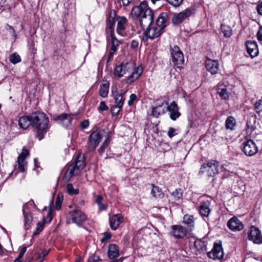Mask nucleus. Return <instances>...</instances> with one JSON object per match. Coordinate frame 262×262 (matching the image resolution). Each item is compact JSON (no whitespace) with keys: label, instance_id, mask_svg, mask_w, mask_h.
I'll return each mask as SVG.
<instances>
[{"label":"nucleus","instance_id":"nucleus-46","mask_svg":"<svg viewBox=\"0 0 262 262\" xmlns=\"http://www.w3.org/2000/svg\"><path fill=\"white\" fill-rule=\"evenodd\" d=\"M172 196L174 198L175 200L180 199L183 195V192L181 189H176L172 193Z\"/></svg>","mask_w":262,"mask_h":262},{"label":"nucleus","instance_id":"nucleus-41","mask_svg":"<svg viewBox=\"0 0 262 262\" xmlns=\"http://www.w3.org/2000/svg\"><path fill=\"white\" fill-rule=\"evenodd\" d=\"M110 143L109 137L107 136L102 145L98 149V152L100 155H102L105 150L108 148V144Z\"/></svg>","mask_w":262,"mask_h":262},{"label":"nucleus","instance_id":"nucleus-3","mask_svg":"<svg viewBox=\"0 0 262 262\" xmlns=\"http://www.w3.org/2000/svg\"><path fill=\"white\" fill-rule=\"evenodd\" d=\"M67 217L68 224L75 223L78 226H80L86 219L85 214L81 210L77 209L70 212Z\"/></svg>","mask_w":262,"mask_h":262},{"label":"nucleus","instance_id":"nucleus-50","mask_svg":"<svg viewBox=\"0 0 262 262\" xmlns=\"http://www.w3.org/2000/svg\"><path fill=\"white\" fill-rule=\"evenodd\" d=\"M27 248L26 247H23L21 249L18 257L14 260V262H21V259L26 252Z\"/></svg>","mask_w":262,"mask_h":262},{"label":"nucleus","instance_id":"nucleus-21","mask_svg":"<svg viewBox=\"0 0 262 262\" xmlns=\"http://www.w3.org/2000/svg\"><path fill=\"white\" fill-rule=\"evenodd\" d=\"M247 53L251 57L256 56L258 54V50L256 42L254 41H247L246 43Z\"/></svg>","mask_w":262,"mask_h":262},{"label":"nucleus","instance_id":"nucleus-30","mask_svg":"<svg viewBox=\"0 0 262 262\" xmlns=\"http://www.w3.org/2000/svg\"><path fill=\"white\" fill-rule=\"evenodd\" d=\"M111 43L112 46L109 53L108 60H111L113 58L114 53L117 51V47L119 45V41L115 37H112Z\"/></svg>","mask_w":262,"mask_h":262},{"label":"nucleus","instance_id":"nucleus-37","mask_svg":"<svg viewBox=\"0 0 262 262\" xmlns=\"http://www.w3.org/2000/svg\"><path fill=\"white\" fill-rule=\"evenodd\" d=\"M73 164L78 168L80 171L83 169L85 166L83 158L81 157L80 155H77Z\"/></svg>","mask_w":262,"mask_h":262},{"label":"nucleus","instance_id":"nucleus-22","mask_svg":"<svg viewBox=\"0 0 262 262\" xmlns=\"http://www.w3.org/2000/svg\"><path fill=\"white\" fill-rule=\"evenodd\" d=\"M123 221V217L121 214H116L110 219V225L113 230H116L121 223Z\"/></svg>","mask_w":262,"mask_h":262},{"label":"nucleus","instance_id":"nucleus-56","mask_svg":"<svg viewBox=\"0 0 262 262\" xmlns=\"http://www.w3.org/2000/svg\"><path fill=\"white\" fill-rule=\"evenodd\" d=\"M108 109V107L105 104V103L104 101H101L100 103V105L99 106V110L100 111H107Z\"/></svg>","mask_w":262,"mask_h":262},{"label":"nucleus","instance_id":"nucleus-42","mask_svg":"<svg viewBox=\"0 0 262 262\" xmlns=\"http://www.w3.org/2000/svg\"><path fill=\"white\" fill-rule=\"evenodd\" d=\"M10 61L14 64L18 63L21 61L20 56L15 52L10 56Z\"/></svg>","mask_w":262,"mask_h":262},{"label":"nucleus","instance_id":"nucleus-19","mask_svg":"<svg viewBox=\"0 0 262 262\" xmlns=\"http://www.w3.org/2000/svg\"><path fill=\"white\" fill-rule=\"evenodd\" d=\"M28 155V150L27 149L23 148L21 153L17 158V162L18 163L19 170L21 172H24L25 171V166L27 163L25 160Z\"/></svg>","mask_w":262,"mask_h":262},{"label":"nucleus","instance_id":"nucleus-59","mask_svg":"<svg viewBox=\"0 0 262 262\" xmlns=\"http://www.w3.org/2000/svg\"><path fill=\"white\" fill-rule=\"evenodd\" d=\"M89 125V121L88 120H84L81 122L80 127L82 129L86 128Z\"/></svg>","mask_w":262,"mask_h":262},{"label":"nucleus","instance_id":"nucleus-24","mask_svg":"<svg viewBox=\"0 0 262 262\" xmlns=\"http://www.w3.org/2000/svg\"><path fill=\"white\" fill-rule=\"evenodd\" d=\"M18 125L20 128L24 129H27L30 125L32 126L31 114L28 116H23L20 117L18 120Z\"/></svg>","mask_w":262,"mask_h":262},{"label":"nucleus","instance_id":"nucleus-63","mask_svg":"<svg viewBox=\"0 0 262 262\" xmlns=\"http://www.w3.org/2000/svg\"><path fill=\"white\" fill-rule=\"evenodd\" d=\"M43 229V225L40 223H38L37 224L36 230L38 231V232H40Z\"/></svg>","mask_w":262,"mask_h":262},{"label":"nucleus","instance_id":"nucleus-43","mask_svg":"<svg viewBox=\"0 0 262 262\" xmlns=\"http://www.w3.org/2000/svg\"><path fill=\"white\" fill-rule=\"evenodd\" d=\"M67 191L70 195L76 194L79 193V189H74L72 184L69 183L67 185Z\"/></svg>","mask_w":262,"mask_h":262},{"label":"nucleus","instance_id":"nucleus-26","mask_svg":"<svg viewBox=\"0 0 262 262\" xmlns=\"http://www.w3.org/2000/svg\"><path fill=\"white\" fill-rule=\"evenodd\" d=\"M217 93L222 99L227 100L229 98L230 93L228 92L226 86L223 84H219L216 89Z\"/></svg>","mask_w":262,"mask_h":262},{"label":"nucleus","instance_id":"nucleus-53","mask_svg":"<svg viewBox=\"0 0 262 262\" xmlns=\"http://www.w3.org/2000/svg\"><path fill=\"white\" fill-rule=\"evenodd\" d=\"M49 252V250L45 249L39 254L38 258L41 259L40 262H42L43 258L48 255Z\"/></svg>","mask_w":262,"mask_h":262},{"label":"nucleus","instance_id":"nucleus-2","mask_svg":"<svg viewBox=\"0 0 262 262\" xmlns=\"http://www.w3.org/2000/svg\"><path fill=\"white\" fill-rule=\"evenodd\" d=\"M219 162L216 160H211L202 166L200 173H205L208 177H213L219 173Z\"/></svg>","mask_w":262,"mask_h":262},{"label":"nucleus","instance_id":"nucleus-61","mask_svg":"<svg viewBox=\"0 0 262 262\" xmlns=\"http://www.w3.org/2000/svg\"><path fill=\"white\" fill-rule=\"evenodd\" d=\"M257 37L258 40L262 41V27H260V29L257 33Z\"/></svg>","mask_w":262,"mask_h":262},{"label":"nucleus","instance_id":"nucleus-27","mask_svg":"<svg viewBox=\"0 0 262 262\" xmlns=\"http://www.w3.org/2000/svg\"><path fill=\"white\" fill-rule=\"evenodd\" d=\"M119 250L116 244H110L108 248L107 255L110 259H113L119 256Z\"/></svg>","mask_w":262,"mask_h":262},{"label":"nucleus","instance_id":"nucleus-36","mask_svg":"<svg viewBox=\"0 0 262 262\" xmlns=\"http://www.w3.org/2000/svg\"><path fill=\"white\" fill-rule=\"evenodd\" d=\"M236 122L235 118L232 116L228 117L225 122V126L227 129L233 130L236 126Z\"/></svg>","mask_w":262,"mask_h":262},{"label":"nucleus","instance_id":"nucleus-29","mask_svg":"<svg viewBox=\"0 0 262 262\" xmlns=\"http://www.w3.org/2000/svg\"><path fill=\"white\" fill-rule=\"evenodd\" d=\"M80 172L78 168L74 164H72L69 166L68 170L64 174V177L70 179L73 176L78 174Z\"/></svg>","mask_w":262,"mask_h":262},{"label":"nucleus","instance_id":"nucleus-44","mask_svg":"<svg viewBox=\"0 0 262 262\" xmlns=\"http://www.w3.org/2000/svg\"><path fill=\"white\" fill-rule=\"evenodd\" d=\"M62 201L63 196L62 195L58 194L55 202V208L57 210H59L61 209Z\"/></svg>","mask_w":262,"mask_h":262},{"label":"nucleus","instance_id":"nucleus-40","mask_svg":"<svg viewBox=\"0 0 262 262\" xmlns=\"http://www.w3.org/2000/svg\"><path fill=\"white\" fill-rule=\"evenodd\" d=\"M255 120L252 121L251 120H248L246 123V131L247 134L250 136L252 133L255 130V126L254 125Z\"/></svg>","mask_w":262,"mask_h":262},{"label":"nucleus","instance_id":"nucleus-28","mask_svg":"<svg viewBox=\"0 0 262 262\" xmlns=\"http://www.w3.org/2000/svg\"><path fill=\"white\" fill-rule=\"evenodd\" d=\"M210 202L209 201L204 202L200 206V213L202 216L208 217L210 214L209 207Z\"/></svg>","mask_w":262,"mask_h":262},{"label":"nucleus","instance_id":"nucleus-15","mask_svg":"<svg viewBox=\"0 0 262 262\" xmlns=\"http://www.w3.org/2000/svg\"><path fill=\"white\" fill-rule=\"evenodd\" d=\"M248 239L252 241L255 244L262 243V235L258 228L255 226H251L250 231L248 236Z\"/></svg>","mask_w":262,"mask_h":262},{"label":"nucleus","instance_id":"nucleus-38","mask_svg":"<svg viewBox=\"0 0 262 262\" xmlns=\"http://www.w3.org/2000/svg\"><path fill=\"white\" fill-rule=\"evenodd\" d=\"M152 188L151 189V193L152 196L155 198H163L164 196V193H163L162 190L154 185H152Z\"/></svg>","mask_w":262,"mask_h":262},{"label":"nucleus","instance_id":"nucleus-14","mask_svg":"<svg viewBox=\"0 0 262 262\" xmlns=\"http://www.w3.org/2000/svg\"><path fill=\"white\" fill-rule=\"evenodd\" d=\"M168 102L165 100H159L157 105L152 109L151 114L155 117H158L160 115H163L167 111Z\"/></svg>","mask_w":262,"mask_h":262},{"label":"nucleus","instance_id":"nucleus-39","mask_svg":"<svg viewBox=\"0 0 262 262\" xmlns=\"http://www.w3.org/2000/svg\"><path fill=\"white\" fill-rule=\"evenodd\" d=\"M221 28L222 32L223 33L224 36L225 37L229 38L232 35V30L229 26L222 25Z\"/></svg>","mask_w":262,"mask_h":262},{"label":"nucleus","instance_id":"nucleus-8","mask_svg":"<svg viewBox=\"0 0 262 262\" xmlns=\"http://www.w3.org/2000/svg\"><path fill=\"white\" fill-rule=\"evenodd\" d=\"M187 230L180 225H172L170 227L169 235L176 239H183L187 235Z\"/></svg>","mask_w":262,"mask_h":262},{"label":"nucleus","instance_id":"nucleus-62","mask_svg":"<svg viewBox=\"0 0 262 262\" xmlns=\"http://www.w3.org/2000/svg\"><path fill=\"white\" fill-rule=\"evenodd\" d=\"M138 46V41L136 40H133L130 43V47L132 48H136Z\"/></svg>","mask_w":262,"mask_h":262},{"label":"nucleus","instance_id":"nucleus-12","mask_svg":"<svg viewBox=\"0 0 262 262\" xmlns=\"http://www.w3.org/2000/svg\"><path fill=\"white\" fill-rule=\"evenodd\" d=\"M207 256L213 260L221 259L224 256L222 245L219 243H214L212 250L207 253Z\"/></svg>","mask_w":262,"mask_h":262},{"label":"nucleus","instance_id":"nucleus-11","mask_svg":"<svg viewBox=\"0 0 262 262\" xmlns=\"http://www.w3.org/2000/svg\"><path fill=\"white\" fill-rule=\"evenodd\" d=\"M72 119V115L67 113L54 116V120L65 128H68L71 125Z\"/></svg>","mask_w":262,"mask_h":262},{"label":"nucleus","instance_id":"nucleus-17","mask_svg":"<svg viewBox=\"0 0 262 262\" xmlns=\"http://www.w3.org/2000/svg\"><path fill=\"white\" fill-rule=\"evenodd\" d=\"M227 225L228 227L233 231H240L244 228L243 223L235 216L230 219Z\"/></svg>","mask_w":262,"mask_h":262},{"label":"nucleus","instance_id":"nucleus-51","mask_svg":"<svg viewBox=\"0 0 262 262\" xmlns=\"http://www.w3.org/2000/svg\"><path fill=\"white\" fill-rule=\"evenodd\" d=\"M254 109L257 113H259L262 112V100L261 99L255 102Z\"/></svg>","mask_w":262,"mask_h":262},{"label":"nucleus","instance_id":"nucleus-60","mask_svg":"<svg viewBox=\"0 0 262 262\" xmlns=\"http://www.w3.org/2000/svg\"><path fill=\"white\" fill-rule=\"evenodd\" d=\"M3 7H9L8 0H0V8Z\"/></svg>","mask_w":262,"mask_h":262},{"label":"nucleus","instance_id":"nucleus-45","mask_svg":"<svg viewBox=\"0 0 262 262\" xmlns=\"http://www.w3.org/2000/svg\"><path fill=\"white\" fill-rule=\"evenodd\" d=\"M122 107L115 104L113 105L111 109L112 115L113 116H117L122 109Z\"/></svg>","mask_w":262,"mask_h":262},{"label":"nucleus","instance_id":"nucleus-5","mask_svg":"<svg viewBox=\"0 0 262 262\" xmlns=\"http://www.w3.org/2000/svg\"><path fill=\"white\" fill-rule=\"evenodd\" d=\"M242 150L245 155L249 157L255 155L258 152V147L254 142L251 140H247L242 143Z\"/></svg>","mask_w":262,"mask_h":262},{"label":"nucleus","instance_id":"nucleus-7","mask_svg":"<svg viewBox=\"0 0 262 262\" xmlns=\"http://www.w3.org/2000/svg\"><path fill=\"white\" fill-rule=\"evenodd\" d=\"M147 10H151L148 7L147 3L146 1H143L140 3L139 5L134 6L132 10L131 15L134 18L139 19L144 15L145 12Z\"/></svg>","mask_w":262,"mask_h":262},{"label":"nucleus","instance_id":"nucleus-31","mask_svg":"<svg viewBox=\"0 0 262 262\" xmlns=\"http://www.w3.org/2000/svg\"><path fill=\"white\" fill-rule=\"evenodd\" d=\"M194 245L195 248L200 252H203L207 250L206 243L201 239H196Z\"/></svg>","mask_w":262,"mask_h":262},{"label":"nucleus","instance_id":"nucleus-57","mask_svg":"<svg viewBox=\"0 0 262 262\" xmlns=\"http://www.w3.org/2000/svg\"><path fill=\"white\" fill-rule=\"evenodd\" d=\"M176 130L174 128L172 127H170L169 128L167 135L169 138H172L173 136L176 135Z\"/></svg>","mask_w":262,"mask_h":262},{"label":"nucleus","instance_id":"nucleus-64","mask_svg":"<svg viewBox=\"0 0 262 262\" xmlns=\"http://www.w3.org/2000/svg\"><path fill=\"white\" fill-rule=\"evenodd\" d=\"M99 259V257L96 255H94L89 259V262L97 261Z\"/></svg>","mask_w":262,"mask_h":262},{"label":"nucleus","instance_id":"nucleus-20","mask_svg":"<svg viewBox=\"0 0 262 262\" xmlns=\"http://www.w3.org/2000/svg\"><path fill=\"white\" fill-rule=\"evenodd\" d=\"M207 70L212 74H215L219 70V63L216 60L207 59L205 62Z\"/></svg>","mask_w":262,"mask_h":262},{"label":"nucleus","instance_id":"nucleus-32","mask_svg":"<svg viewBox=\"0 0 262 262\" xmlns=\"http://www.w3.org/2000/svg\"><path fill=\"white\" fill-rule=\"evenodd\" d=\"M117 31L120 34L125 29V25L127 23V19L125 17H119L117 18Z\"/></svg>","mask_w":262,"mask_h":262},{"label":"nucleus","instance_id":"nucleus-34","mask_svg":"<svg viewBox=\"0 0 262 262\" xmlns=\"http://www.w3.org/2000/svg\"><path fill=\"white\" fill-rule=\"evenodd\" d=\"M183 223L191 229V228H193L194 226V220L193 216L189 214L185 215L183 217Z\"/></svg>","mask_w":262,"mask_h":262},{"label":"nucleus","instance_id":"nucleus-18","mask_svg":"<svg viewBox=\"0 0 262 262\" xmlns=\"http://www.w3.org/2000/svg\"><path fill=\"white\" fill-rule=\"evenodd\" d=\"M129 67L128 63H121L120 65L115 68L114 71V76L117 79H119L123 77L128 71Z\"/></svg>","mask_w":262,"mask_h":262},{"label":"nucleus","instance_id":"nucleus-48","mask_svg":"<svg viewBox=\"0 0 262 262\" xmlns=\"http://www.w3.org/2000/svg\"><path fill=\"white\" fill-rule=\"evenodd\" d=\"M166 1L170 5L177 8L182 4L183 0H166Z\"/></svg>","mask_w":262,"mask_h":262},{"label":"nucleus","instance_id":"nucleus-6","mask_svg":"<svg viewBox=\"0 0 262 262\" xmlns=\"http://www.w3.org/2000/svg\"><path fill=\"white\" fill-rule=\"evenodd\" d=\"M170 52L174 65H180L184 63L183 54L178 46H174L173 47H171Z\"/></svg>","mask_w":262,"mask_h":262},{"label":"nucleus","instance_id":"nucleus-33","mask_svg":"<svg viewBox=\"0 0 262 262\" xmlns=\"http://www.w3.org/2000/svg\"><path fill=\"white\" fill-rule=\"evenodd\" d=\"M26 206L23 207V214L24 216L25 221V226L26 229H28L30 228V224L31 223L32 221V217L28 212H26Z\"/></svg>","mask_w":262,"mask_h":262},{"label":"nucleus","instance_id":"nucleus-23","mask_svg":"<svg viewBox=\"0 0 262 262\" xmlns=\"http://www.w3.org/2000/svg\"><path fill=\"white\" fill-rule=\"evenodd\" d=\"M125 93V92L119 93L116 90H114L112 89V94L114 99L115 100V105L122 107L125 101V98L123 95Z\"/></svg>","mask_w":262,"mask_h":262},{"label":"nucleus","instance_id":"nucleus-35","mask_svg":"<svg viewBox=\"0 0 262 262\" xmlns=\"http://www.w3.org/2000/svg\"><path fill=\"white\" fill-rule=\"evenodd\" d=\"M109 87L110 83L108 81H105L104 83L101 84L99 94L101 97L105 98L107 96Z\"/></svg>","mask_w":262,"mask_h":262},{"label":"nucleus","instance_id":"nucleus-58","mask_svg":"<svg viewBox=\"0 0 262 262\" xmlns=\"http://www.w3.org/2000/svg\"><path fill=\"white\" fill-rule=\"evenodd\" d=\"M111 237V234L107 232H105L103 234V236L101 239V242L104 243L106 240L109 239Z\"/></svg>","mask_w":262,"mask_h":262},{"label":"nucleus","instance_id":"nucleus-13","mask_svg":"<svg viewBox=\"0 0 262 262\" xmlns=\"http://www.w3.org/2000/svg\"><path fill=\"white\" fill-rule=\"evenodd\" d=\"M145 13L144 15L139 18L140 25L142 29L153 25L154 15L152 11L147 10Z\"/></svg>","mask_w":262,"mask_h":262},{"label":"nucleus","instance_id":"nucleus-16","mask_svg":"<svg viewBox=\"0 0 262 262\" xmlns=\"http://www.w3.org/2000/svg\"><path fill=\"white\" fill-rule=\"evenodd\" d=\"M167 111L169 112L170 118L173 120H176L181 115L179 111V107L175 101H172L168 104Z\"/></svg>","mask_w":262,"mask_h":262},{"label":"nucleus","instance_id":"nucleus-47","mask_svg":"<svg viewBox=\"0 0 262 262\" xmlns=\"http://www.w3.org/2000/svg\"><path fill=\"white\" fill-rule=\"evenodd\" d=\"M115 24V19L114 17H110L107 20V27L111 31L113 30Z\"/></svg>","mask_w":262,"mask_h":262},{"label":"nucleus","instance_id":"nucleus-25","mask_svg":"<svg viewBox=\"0 0 262 262\" xmlns=\"http://www.w3.org/2000/svg\"><path fill=\"white\" fill-rule=\"evenodd\" d=\"M167 13H162L159 15L156 20V26L159 28H162L163 31H165V28L167 26Z\"/></svg>","mask_w":262,"mask_h":262},{"label":"nucleus","instance_id":"nucleus-52","mask_svg":"<svg viewBox=\"0 0 262 262\" xmlns=\"http://www.w3.org/2000/svg\"><path fill=\"white\" fill-rule=\"evenodd\" d=\"M137 99V97L136 94H132L130 95L129 99L127 101V104L129 106H131L133 104L135 101Z\"/></svg>","mask_w":262,"mask_h":262},{"label":"nucleus","instance_id":"nucleus-55","mask_svg":"<svg viewBox=\"0 0 262 262\" xmlns=\"http://www.w3.org/2000/svg\"><path fill=\"white\" fill-rule=\"evenodd\" d=\"M256 11L257 13L262 16V1H259L256 6Z\"/></svg>","mask_w":262,"mask_h":262},{"label":"nucleus","instance_id":"nucleus-49","mask_svg":"<svg viewBox=\"0 0 262 262\" xmlns=\"http://www.w3.org/2000/svg\"><path fill=\"white\" fill-rule=\"evenodd\" d=\"M143 73V69L142 68L140 67H138L137 68H136L132 73L134 75V76L136 77V79H138L139 77L142 75Z\"/></svg>","mask_w":262,"mask_h":262},{"label":"nucleus","instance_id":"nucleus-4","mask_svg":"<svg viewBox=\"0 0 262 262\" xmlns=\"http://www.w3.org/2000/svg\"><path fill=\"white\" fill-rule=\"evenodd\" d=\"M162 28H159L157 26L152 25L146 28L143 32L144 37L146 40L150 39L153 40L161 35L164 32Z\"/></svg>","mask_w":262,"mask_h":262},{"label":"nucleus","instance_id":"nucleus-10","mask_svg":"<svg viewBox=\"0 0 262 262\" xmlns=\"http://www.w3.org/2000/svg\"><path fill=\"white\" fill-rule=\"evenodd\" d=\"M102 139V136L98 130L94 131L89 137V141L87 144L89 150H94L99 144Z\"/></svg>","mask_w":262,"mask_h":262},{"label":"nucleus","instance_id":"nucleus-9","mask_svg":"<svg viewBox=\"0 0 262 262\" xmlns=\"http://www.w3.org/2000/svg\"><path fill=\"white\" fill-rule=\"evenodd\" d=\"M193 13V9L187 8L184 11L175 13L172 17V21L174 25H179L183 22Z\"/></svg>","mask_w":262,"mask_h":262},{"label":"nucleus","instance_id":"nucleus-1","mask_svg":"<svg viewBox=\"0 0 262 262\" xmlns=\"http://www.w3.org/2000/svg\"><path fill=\"white\" fill-rule=\"evenodd\" d=\"M32 126L36 129V137L40 141L44 137L49 126V119L43 112H35L31 114Z\"/></svg>","mask_w":262,"mask_h":262},{"label":"nucleus","instance_id":"nucleus-54","mask_svg":"<svg viewBox=\"0 0 262 262\" xmlns=\"http://www.w3.org/2000/svg\"><path fill=\"white\" fill-rule=\"evenodd\" d=\"M136 80H137V79H136L133 74L132 73L126 78V82L127 83L130 84L135 81Z\"/></svg>","mask_w":262,"mask_h":262}]
</instances>
